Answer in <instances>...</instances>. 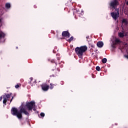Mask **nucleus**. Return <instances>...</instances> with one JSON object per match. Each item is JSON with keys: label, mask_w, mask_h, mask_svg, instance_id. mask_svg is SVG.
<instances>
[{"label": "nucleus", "mask_w": 128, "mask_h": 128, "mask_svg": "<svg viewBox=\"0 0 128 128\" xmlns=\"http://www.w3.org/2000/svg\"><path fill=\"white\" fill-rule=\"evenodd\" d=\"M32 108V101L30 102L22 103L20 106V111L18 110L16 108H12L11 110V114L13 116H16L18 118L20 119L22 118V114H24L26 116H28L29 114L28 110H31Z\"/></svg>", "instance_id": "1"}, {"label": "nucleus", "mask_w": 128, "mask_h": 128, "mask_svg": "<svg viewBox=\"0 0 128 128\" xmlns=\"http://www.w3.org/2000/svg\"><path fill=\"white\" fill-rule=\"evenodd\" d=\"M86 50H88V46H86L76 47L75 48V52L79 58H82L84 56V52H86Z\"/></svg>", "instance_id": "2"}, {"label": "nucleus", "mask_w": 128, "mask_h": 128, "mask_svg": "<svg viewBox=\"0 0 128 128\" xmlns=\"http://www.w3.org/2000/svg\"><path fill=\"white\" fill-rule=\"evenodd\" d=\"M110 6L112 10H114L116 11L118 10V6H120V2L118 0H112L110 3Z\"/></svg>", "instance_id": "3"}, {"label": "nucleus", "mask_w": 128, "mask_h": 128, "mask_svg": "<svg viewBox=\"0 0 128 128\" xmlns=\"http://www.w3.org/2000/svg\"><path fill=\"white\" fill-rule=\"evenodd\" d=\"M116 12H112L110 13V16H112V18L114 20H118V16H120V12H118V9L116 11Z\"/></svg>", "instance_id": "4"}, {"label": "nucleus", "mask_w": 128, "mask_h": 128, "mask_svg": "<svg viewBox=\"0 0 128 128\" xmlns=\"http://www.w3.org/2000/svg\"><path fill=\"white\" fill-rule=\"evenodd\" d=\"M40 86L44 92H48V88H50V86L46 84H42L40 85Z\"/></svg>", "instance_id": "5"}, {"label": "nucleus", "mask_w": 128, "mask_h": 128, "mask_svg": "<svg viewBox=\"0 0 128 128\" xmlns=\"http://www.w3.org/2000/svg\"><path fill=\"white\" fill-rule=\"evenodd\" d=\"M3 104H6L7 100H10L9 98H10V95L8 94L3 96Z\"/></svg>", "instance_id": "6"}, {"label": "nucleus", "mask_w": 128, "mask_h": 128, "mask_svg": "<svg viewBox=\"0 0 128 128\" xmlns=\"http://www.w3.org/2000/svg\"><path fill=\"white\" fill-rule=\"evenodd\" d=\"M60 57H58L56 58V59H53L50 60V62H52V64H55V68H56V66H58V64H60Z\"/></svg>", "instance_id": "7"}, {"label": "nucleus", "mask_w": 128, "mask_h": 128, "mask_svg": "<svg viewBox=\"0 0 128 128\" xmlns=\"http://www.w3.org/2000/svg\"><path fill=\"white\" fill-rule=\"evenodd\" d=\"M62 36L64 38H70V34L68 32V31H64L62 32Z\"/></svg>", "instance_id": "8"}, {"label": "nucleus", "mask_w": 128, "mask_h": 128, "mask_svg": "<svg viewBox=\"0 0 128 128\" xmlns=\"http://www.w3.org/2000/svg\"><path fill=\"white\" fill-rule=\"evenodd\" d=\"M97 46H98V48H102V46H104V42H102V41H99L97 42Z\"/></svg>", "instance_id": "9"}, {"label": "nucleus", "mask_w": 128, "mask_h": 128, "mask_svg": "<svg viewBox=\"0 0 128 128\" xmlns=\"http://www.w3.org/2000/svg\"><path fill=\"white\" fill-rule=\"evenodd\" d=\"M60 72V70L59 68H57L56 69L54 74H53L54 76H58Z\"/></svg>", "instance_id": "10"}, {"label": "nucleus", "mask_w": 128, "mask_h": 128, "mask_svg": "<svg viewBox=\"0 0 128 128\" xmlns=\"http://www.w3.org/2000/svg\"><path fill=\"white\" fill-rule=\"evenodd\" d=\"M32 108L34 112L36 110V102L34 101H32Z\"/></svg>", "instance_id": "11"}, {"label": "nucleus", "mask_w": 128, "mask_h": 128, "mask_svg": "<svg viewBox=\"0 0 128 128\" xmlns=\"http://www.w3.org/2000/svg\"><path fill=\"white\" fill-rule=\"evenodd\" d=\"M56 86V84H53L52 83L50 84V90H52L54 88V86Z\"/></svg>", "instance_id": "12"}, {"label": "nucleus", "mask_w": 128, "mask_h": 128, "mask_svg": "<svg viewBox=\"0 0 128 128\" xmlns=\"http://www.w3.org/2000/svg\"><path fill=\"white\" fill-rule=\"evenodd\" d=\"M118 36L120 38H124V34L120 32L118 33Z\"/></svg>", "instance_id": "13"}, {"label": "nucleus", "mask_w": 128, "mask_h": 128, "mask_svg": "<svg viewBox=\"0 0 128 128\" xmlns=\"http://www.w3.org/2000/svg\"><path fill=\"white\" fill-rule=\"evenodd\" d=\"M4 36H6V34L4 32H0V38H4Z\"/></svg>", "instance_id": "14"}, {"label": "nucleus", "mask_w": 128, "mask_h": 128, "mask_svg": "<svg viewBox=\"0 0 128 128\" xmlns=\"http://www.w3.org/2000/svg\"><path fill=\"white\" fill-rule=\"evenodd\" d=\"M74 40V36H72L68 40V42H71Z\"/></svg>", "instance_id": "15"}, {"label": "nucleus", "mask_w": 128, "mask_h": 128, "mask_svg": "<svg viewBox=\"0 0 128 128\" xmlns=\"http://www.w3.org/2000/svg\"><path fill=\"white\" fill-rule=\"evenodd\" d=\"M120 42H120V40L119 39L116 38L115 40V44H116Z\"/></svg>", "instance_id": "16"}, {"label": "nucleus", "mask_w": 128, "mask_h": 128, "mask_svg": "<svg viewBox=\"0 0 128 128\" xmlns=\"http://www.w3.org/2000/svg\"><path fill=\"white\" fill-rule=\"evenodd\" d=\"M102 64H106V62H108V60L106 59V58H104L102 59Z\"/></svg>", "instance_id": "17"}, {"label": "nucleus", "mask_w": 128, "mask_h": 128, "mask_svg": "<svg viewBox=\"0 0 128 128\" xmlns=\"http://www.w3.org/2000/svg\"><path fill=\"white\" fill-rule=\"evenodd\" d=\"M6 8H10V3H6Z\"/></svg>", "instance_id": "18"}, {"label": "nucleus", "mask_w": 128, "mask_h": 128, "mask_svg": "<svg viewBox=\"0 0 128 128\" xmlns=\"http://www.w3.org/2000/svg\"><path fill=\"white\" fill-rule=\"evenodd\" d=\"M122 22V24H128V21L126 20V19H123Z\"/></svg>", "instance_id": "19"}, {"label": "nucleus", "mask_w": 128, "mask_h": 128, "mask_svg": "<svg viewBox=\"0 0 128 128\" xmlns=\"http://www.w3.org/2000/svg\"><path fill=\"white\" fill-rule=\"evenodd\" d=\"M40 116L42 118H44V116H45L44 113L41 112L40 114Z\"/></svg>", "instance_id": "20"}, {"label": "nucleus", "mask_w": 128, "mask_h": 128, "mask_svg": "<svg viewBox=\"0 0 128 128\" xmlns=\"http://www.w3.org/2000/svg\"><path fill=\"white\" fill-rule=\"evenodd\" d=\"M116 44H115V43H114V44H112V48H116Z\"/></svg>", "instance_id": "21"}, {"label": "nucleus", "mask_w": 128, "mask_h": 128, "mask_svg": "<svg viewBox=\"0 0 128 128\" xmlns=\"http://www.w3.org/2000/svg\"><path fill=\"white\" fill-rule=\"evenodd\" d=\"M96 70H98V72H100V68L98 66H97L96 67Z\"/></svg>", "instance_id": "22"}, {"label": "nucleus", "mask_w": 128, "mask_h": 128, "mask_svg": "<svg viewBox=\"0 0 128 128\" xmlns=\"http://www.w3.org/2000/svg\"><path fill=\"white\" fill-rule=\"evenodd\" d=\"M15 88H20V85L16 84V85L15 86Z\"/></svg>", "instance_id": "23"}, {"label": "nucleus", "mask_w": 128, "mask_h": 128, "mask_svg": "<svg viewBox=\"0 0 128 128\" xmlns=\"http://www.w3.org/2000/svg\"><path fill=\"white\" fill-rule=\"evenodd\" d=\"M92 78H96V75L92 74Z\"/></svg>", "instance_id": "24"}, {"label": "nucleus", "mask_w": 128, "mask_h": 128, "mask_svg": "<svg viewBox=\"0 0 128 128\" xmlns=\"http://www.w3.org/2000/svg\"><path fill=\"white\" fill-rule=\"evenodd\" d=\"M12 100H14V97H12V99L10 100V102H12Z\"/></svg>", "instance_id": "25"}, {"label": "nucleus", "mask_w": 128, "mask_h": 128, "mask_svg": "<svg viewBox=\"0 0 128 128\" xmlns=\"http://www.w3.org/2000/svg\"><path fill=\"white\" fill-rule=\"evenodd\" d=\"M125 58H126L128 60V55H126L125 56Z\"/></svg>", "instance_id": "26"}, {"label": "nucleus", "mask_w": 128, "mask_h": 128, "mask_svg": "<svg viewBox=\"0 0 128 128\" xmlns=\"http://www.w3.org/2000/svg\"><path fill=\"white\" fill-rule=\"evenodd\" d=\"M2 100V96L0 97V100Z\"/></svg>", "instance_id": "27"}, {"label": "nucleus", "mask_w": 128, "mask_h": 128, "mask_svg": "<svg viewBox=\"0 0 128 128\" xmlns=\"http://www.w3.org/2000/svg\"><path fill=\"white\" fill-rule=\"evenodd\" d=\"M83 20H84H84H86V19H84V18Z\"/></svg>", "instance_id": "28"}, {"label": "nucleus", "mask_w": 128, "mask_h": 128, "mask_svg": "<svg viewBox=\"0 0 128 128\" xmlns=\"http://www.w3.org/2000/svg\"><path fill=\"white\" fill-rule=\"evenodd\" d=\"M52 71H54V69H52Z\"/></svg>", "instance_id": "29"}, {"label": "nucleus", "mask_w": 128, "mask_h": 128, "mask_svg": "<svg viewBox=\"0 0 128 128\" xmlns=\"http://www.w3.org/2000/svg\"><path fill=\"white\" fill-rule=\"evenodd\" d=\"M36 114H38V112H36Z\"/></svg>", "instance_id": "30"}, {"label": "nucleus", "mask_w": 128, "mask_h": 128, "mask_svg": "<svg viewBox=\"0 0 128 128\" xmlns=\"http://www.w3.org/2000/svg\"><path fill=\"white\" fill-rule=\"evenodd\" d=\"M89 38V37H88V36H87V37H86V38Z\"/></svg>", "instance_id": "31"}, {"label": "nucleus", "mask_w": 128, "mask_h": 128, "mask_svg": "<svg viewBox=\"0 0 128 128\" xmlns=\"http://www.w3.org/2000/svg\"><path fill=\"white\" fill-rule=\"evenodd\" d=\"M1 21H2V20L0 19V22Z\"/></svg>", "instance_id": "32"}, {"label": "nucleus", "mask_w": 128, "mask_h": 128, "mask_svg": "<svg viewBox=\"0 0 128 128\" xmlns=\"http://www.w3.org/2000/svg\"><path fill=\"white\" fill-rule=\"evenodd\" d=\"M30 80H32V78H30Z\"/></svg>", "instance_id": "33"}, {"label": "nucleus", "mask_w": 128, "mask_h": 128, "mask_svg": "<svg viewBox=\"0 0 128 128\" xmlns=\"http://www.w3.org/2000/svg\"><path fill=\"white\" fill-rule=\"evenodd\" d=\"M16 48H18V47H16Z\"/></svg>", "instance_id": "34"}]
</instances>
